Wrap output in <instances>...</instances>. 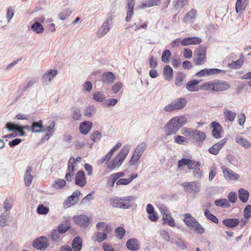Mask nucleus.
<instances>
[{
  "mask_svg": "<svg viewBox=\"0 0 251 251\" xmlns=\"http://www.w3.org/2000/svg\"><path fill=\"white\" fill-rule=\"evenodd\" d=\"M200 81L193 79L188 81L186 85V88L190 92H197L200 89L213 92H220L228 90L230 85L226 81L215 79L202 83L200 88L199 84Z\"/></svg>",
  "mask_w": 251,
  "mask_h": 251,
  "instance_id": "nucleus-1",
  "label": "nucleus"
},
{
  "mask_svg": "<svg viewBox=\"0 0 251 251\" xmlns=\"http://www.w3.org/2000/svg\"><path fill=\"white\" fill-rule=\"evenodd\" d=\"M187 122V119L184 116L173 118L165 126V132L169 136L176 133L180 127Z\"/></svg>",
  "mask_w": 251,
  "mask_h": 251,
  "instance_id": "nucleus-2",
  "label": "nucleus"
},
{
  "mask_svg": "<svg viewBox=\"0 0 251 251\" xmlns=\"http://www.w3.org/2000/svg\"><path fill=\"white\" fill-rule=\"evenodd\" d=\"M131 147L129 145H126L123 148L121 151L116 156L112 161L107 164V168L111 170L119 168L128 154Z\"/></svg>",
  "mask_w": 251,
  "mask_h": 251,
  "instance_id": "nucleus-3",
  "label": "nucleus"
},
{
  "mask_svg": "<svg viewBox=\"0 0 251 251\" xmlns=\"http://www.w3.org/2000/svg\"><path fill=\"white\" fill-rule=\"evenodd\" d=\"M133 196L125 197H114L110 199V204L114 207L122 209H129L133 205V201L135 200Z\"/></svg>",
  "mask_w": 251,
  "mask_h": 251,
  "instance_id": "nucleus-4",
  "label": "nucleus"
},
{
  "mask_svg": "<svg viewBox=\"0 0 251 251\" xmlns=\"http://www.w3.org/2000/svg\"><path fill=\"white\" fill-rule=\"evenodd\" d=\"M187 103V101L185 98H178L171 103L165 106L163 108V110L168 112L175 110L181 109L185 106Z\"/></svg>",
  "mask_w": 251,
  "mask_h": 251,
  "instance_id": "nucleus-5",
  "label": "nucleus"
},
{
  "mask_svg": "<svg viewBox=\"0 0 251 251\" xmlns=\"http://www.w3.org/2000/svg\"><path fill=\"white\" fill-rule=\"evenodd\" d=\"M50 242L48 238L45 236H41L36 239L33 243V246L36 249L40 250H44L49 247Z\"/></svg>",
  "mask_w": 251,
  "mask_h": 251,
  "instance_id": "nucleus-6",
  "label": "nucleus"
},
{
  "mask_svg": "<svg viewBox=\"0 0 251 251\" xmlns=\"http://www.w3.org/2000/svg\"><path fill=\"white\" fill-rule=\"evenodd\" d=\"M206 48L204 47H200L196 51V57L194 60L196 65H201L204 61L206 58Z\"/></svg>",
  "mask_w": 251,
  "mask_h": 251,
  "instance_id": "nucleus-7",
  "label": "nucleus"
},
{
  "mask_svg": "<svg viewBox=\"0 0 251 251\" xmlns=\"http://www.w3.org/2000/svg\"><path fill=\"white\" fill-rule=\"evenodd\" d=\"M206 135L204 132L194 129V132L191 138L192 142L197 146H200L205 140Z\"/></svg>",
  "mask_w": 251,
  "mask_h": 251,
  "instance_id": "nucleus-8",
  "label": "nucleus"
},
{
  "mask_svg": "<svg viewBox=\"0 0 251 251\" xmlns=\"http://www.w3.org/2000/svg\"><path fill=\"white\" fill-rule=\"evenodd\" d=\"M181 185L184 188V190L188 193H198L200 190V187L196 181H191L189 182H183Z\"/></svg>",
  "mask_w": 251,
  "mask_h": 251,
  "instance_id": "nucleus-9",
  "label": "nucleus"
},
{
  "mask_svg": "<svg viewBox=\"0 0 251 251\" xmlns=\"http://www.w3.org/2000/svg\"><path fill=\"white\" fill-rule=\"evenodd\" d=\"M220 73L226 74V71L224 70L218 69H202L196 74V75L198 77H202L205 75H212Z\"/></svg>",
  "mask_w": 251,
  "mask_h": 251,
  "instance_id": "nucleus-10",
  "label": "nucleus"
},
{
  "mask_svg": "<svg viewBox=\"0 0 251 251\" xmlns=\"http://www.w3.org/2000/svg\"><path fill=\"white\" fill-rule=\"evenodd\" d=\"M73 219L75 224L81 227H87L89 225V219L86 215H80L75 216L73 217Z\"/></svg>",
  "mask_w": 251,
  "mask_h": 251,
  "instance_id": "nucleus-11",
  "label": "nucleus"
},
{
  "mask_svg": "<svg viewBox=\"0 0 251 251\" xmlns=\"http://www.w3.org/2000/svg\"><path fill=\"white\" fill-rule=\"evenodd\" d=\"M112 20V18L111 16H109L108 19L105 20L103 25L100 27L97 32V35L99 37H101L105 35L110 30V25L109 24V22L111 21Z\"/></svg>",
  "mask_w": 251,
  "mask_h": 251,
  "instance_id": "nucleus-12",
  "label": "nucleus"
},
{
  "mask_svg": "<svg viewBox=\"0 0 251 251\" xmlns=\"http://www.w3.org/2000/svg\"><path fill=\"white\" fill-rule=\"evenodd\" d=\"M227 141V139L225 138L213 145L208 150L209 153L213 155H217Z\"/></svg>",
  "mask_w": 251,
  "mask_h": 251,
  "instance_id": "nucleus-13",
  "label": "nucleus"
},
{
  "mask_svg": "<svg viewBox=\"0 0 251 251\" xmlns=\"http://www.w3.org/2000/svg\"><path fill=\"white\" fill-rule=\"evenodd\" d=\"M222 170L226 179L237 180L239 178V176L237 174L233 172L231 170L226 166H223Z\"/></svg>",
  "mask_w": 251,
  "mask_h": 251,
  "instance_id": "nucleus-14",
  "label": "nucleus"
},
{
  "mask_svg": "<svg viewBox=\"0 0 251 251\" xmlns=\"http://www.w3.org/2000/svg\"><path fill=\"white\" fill-rule=\"evenodd\" d=\"M57 71L56 70H50L45 73L42 78V83L44 85H48L50 83L53 78L57 75Z\"/></svg>",
  "mask_w": 251,
  "mask_h": 251,
  "instance_id": "nucleus-15",
  "label": "nucleus"
},
{
  "mask_svg": "<svg viewBox=\"0 0 251 251\" xmlns=\"http://www.w3.org/2000/svg\"><path fill=\"white\" fill-rule=\"evenodd\" d=\"M161 3L160 0H145L142 2L141 4L137 6L138 9H144L154 6L159 5Z\"/></svg>",
  "mask_w": 251,
  "mask_h": 251,
  "instance_id": "nucleus-16",
  "label": "nucleus"
},
{
  "mask_svg": "<svg viewBox=\"0 0 251 251\" xmlns=\"http://www.w3.org/2000/svg\"><path fill=\"white\" fill-rule=\"evenodd\" d=\"M80 194V192L79 191H76L74 192L73 194L68 198V200L65 201V205L69 207L75 204L77 202L78 199V197Z\"/></svg>",
  "mask_w": 251,
  "mask_h": 251,
  "instance_id": "nucleus-17",
  "label": "nucleus"
},
{
  "mask_svg": "<svg viewBox=\"0 0 251 251\" xmlns=\"http://www.w3.org/2000/svg\"><path fill=\"white\" fill-rule=\"evenodd\" d=\"M127 2V12L126 21L129 22L133 14V9L135 5V0H126Z\"/></svg>",
  "mask_w": 251,
  "mask_h": 251,
  "instance_id": "nucleus-18",
  "label": "nucleus"
},
{
  "mask_svg": "<svg viewBox=\"0 0 251 251\" xmlns=\"http://www.w3.org/2000/svg\"><path fill=\"white\" fill-rule=\"evenodd\" d=\"M116 79L115 75L110 72L103 73L101 76L100 80L104 84L113 83Z\"/></svg>",
  "mask_w": 251,
  "mask_h": 251,
  "instance_id": "nucleus-19",
  "label": "nucleus"
},
{
  "mask_svg": "<svg viewBox=\"0 0 251 251\" xmlns=\"http://www.w3.org/2000/svg\"><path fill=\"white\" fill-rule=\"evenodd\" d=\"M126 248L132 251H136L140 249V243L135 238H131L127 240L126 244Z\"/></svg>",
  "mask_w": 251,
  "mask_h": 251,
  "instance_id": "nucleus-20",
  "label": "nucleus"
},
{
  "mask_svg": "<svg viewBox=\"0 0 251 251\" xmlns=\"http://www.w3.org/2000/svg\"><path fill=\"white\" fill-rule=\"evenodd\" d=\"M201 42V39L200 38L196 37H190L184 38L181 41V44L183 46H188L191 45H196L200 44Z\"/></svg>",
  "mask_w": 251,
  "mask_h": 251,
  "instance_id": "nucleus-21",
  "label": "nucleus"
},
{
  "mask_svg": "<svg viewBox=\"0 0 251 251\" xmlns=\"http://www.w3.org/2000/svg\"><path fill=\"white\" fill-rule=\"evenodd\" d=\"M75 183L80 187H83L86 184V179L83 171H79L77 172L75 179Z\"/></svg>",
  "mask_w": 251,
  "mask_h": 251,
  "instance_id": "nucleus-22",
  "label": "nucleus"
},
{
  "mask_svg": "<svg viewBox=\"0 0 251 251\" xmlns=\"http://www.w3.org/2000/svg\"><path fill=\"white\" fill-rule=\"evenodd\" d=\"M211 126L213 128L212 135L215 138H220L221 134L222 132V127L219 123L214 122L211 124Z\"/></svg>",
  "mask_w": 251,
  "mask_h": 251,
  "instance_id": "nucleus-23",
  "label": "nucleus"
},
{
  "mask_svg": "<svg viewBox=\"0 0 251 251\" xmlns=\"http://www.w3.org/2000/svg\"><path fill=\"white\" fill-rule=\"evenodd\" d=\"M92 123L89 121H84L81 123L79 127L80 132L86 135L88 133L92 128Z\"/></svg>",
  "mask_w": 251,
  "mask_h": 251,
  "instance_id": "nucleus-24",
  "label": "nucleus"
},
{
  "mask_svg": "<svg viewBox=\"0 0 251 251\" xmlns=\"http://www.w3.org/2000/svg\"><path fill=\"white\" fill-rule=\"evenodd\" d=\"M31 128L33 132H41L46 131V129L43 126V121L40 120L37 122L32 123Z\"/></svg>",
  "mask_w": 251,
  "mask_h": 251,
  "instance_id": "nucleus-25",
  "label": "nucleus"
},
{
  "mask_svg": "<svg viewBox=\"0 0 251 251\" xmlns=\"http://www.w3.org/2000/svg\"><path fill=\"white\" fill-rule=\"evenodd\" d=\"M82 247V239L80 237H75L72 242V248L74 251H80Z\"/></svg>",
  "mask_w": 251,
  "mask_h": 251,
  "instance_id": "nucleus-26",
  "label": "nucleus"
},
{
  "mask_svg": "<svg viewBox=\"0 0 251 251\" xmlns=\"http://www.w3.org/2000/svg\"><path fill=\"white\" fill-rule=\"evenodd\" d=\"M223 224L226 226L233 228L236 226L239 223V220L236 218L226 219L223 221Z\"/></svg>",
  "mask_w": 251,
  "mask_h": 251,
  "instance_id": "nucleus-27",
  "label": "nucleus"
},
{
  "mask_svg": "<svg viewBox=\"0 0 251 251\" xmlns=\"http://www.w3.org/2000/svg\"><path fill=\"white\" fill-rule=\"evenodd\" d=\"M249 192L244 188H240L238 190L239 198L244 203L248 201L249 197Z\"/></svg>",
  "mask_w": 251,
  "mask_h": 251,
  "instance_id": "nucleus-28",
  "label": "nucleus"
},
{
  "mask_svg": "<svg viewBox=\"0 0 251 251\" xmlns=\"http://www.w3.org/2000/svg\"><path fill=\"white\" fill-rule=\"evenodd\" d=\"M31 172L32 169L30 167H28L25 171L24 176V182L26 186H29L32 181L33 176L31 174Z\"/></svg>",
  "mask_w": 251,
  "mask_h": 251,
  "instance_id": "nucleus-29",
  "label": "nucleus"
},
{
  "mask_svg": "<svg viewBox=\"0 0 251 251\" xmlns=\"http://www.w3.org/2000/svg\"><path fill=\"white\" fill-rule=\"evenodd\" d=\"M71 117L75 121H78L81 119V112L80 109L75 106L71 108Z\"/></svg>",
  "mask_w": 251,
  "mask_h": 251,
  "instance_id": "nucleus-30",
  "label": "nucleus"
},
{
  "mask_svg": "<svg viewBox=\"0 0 251 251\" xmlns=\"http://www.w3.org/2000/svg\"><path fill=\"white\" fill-rule=\"evenodd\" d=\"M184 216V218L183 221L188 227H191L192 225H193L195 223H196V222L197 221L189 213L185 214Z\"/></svg>",
  "mask_w": 251,
  "mask_h": 251,
  "instance_id": "nucleus-31",
  "label": "nucleus"
},
{
  "mask_svg": "<svg viewBox=\"0 0 251 251\" xmlns=\"http://www.w3.org/2000/svg\"><path fill=\"white\" fill-rule=\"evenodd\" d=\"M96 227L99 230L106 231L109 233L112 231V227L104 222H99L96 225Z\"/></svg>",
  "mask_w": 251,
  "mask_h": 251,
  "instance_id": "nucleus-32",
  "label": "nucleus"
},
{
  "mask_svg": "<svg viewBox=\"0 0 251 251\" xmlns=\"http://www.w3.org/2000/svg\"><path fill=\"white\" fill-rule=\"evenodd\" d=\"M224 115L226 121L233 122L236 116L235 112L225 108L224 111Z\"/></svg>",
  "mask_w": 251,
  "mask_h": 251,
  "instance_id": "nucleus-33",
  "label": "nucleus"
},
{
  "mask_svg": "<svg viewBox=\"0 0 251 251\" xmlns=\"http://www.w3.org/2000/svg\"><path fill=\"white\" fill-rule=\"evenodd\" d=\"M163 224L167 225L171 227L175 226V222L171 217V213L169 214L165 215L163 217Z\"/></svg>",
  "mask_w": 251,
  "mask_h": 251,
  "instance_id": "nucleus-34",
  "label": "nucleus"
},
{
  "mask_svg": "<svg viewBox=\"0 0 251 251\" xmlns=\"http://www.w3.org/2000/svg\"><path fill=\"white\" fill-rule=\"evenodd\" d=\"M164 75L165 79L168 80H170L173 77V71L172 68L169 66L166 65L163 70Z\"/></svg>",
  "mask_w": 251,
  "mask_h": 251,
  "instance_id": "nucleus-35",
  "label": "nucleus"
},
{
  "mask_svg": "<svg viewBox=\"0 0 251 251\" xmlns=\"http://www.w3.org/2000/svg\"><path fill=\"white\" fill-rule=\"evenodd\" d=\"M236 142L245 148H249L251 144L249 141L241 136H237L235 139Z\"/></svg>",
  "mask_w": 251,
  "mask_h": 251,
  "instance_id": "nucleus-36",
  "label": "nucleus"
},
{
  "mask_svg": "<svg viewBox=\"0 0 251 251\" xmlns=\"http://www.w3.org/2000/svg\"><path fill=\"white\" fill-rule=\"evenodd\" d=\"M197 11L194 9H192L188 12L184 17L183 21L185 22L195 20L196 18Z\"/></svg>",
  "mask_w": 251,
  "mask_h": 251,
  "instance_id": "nucleus-37",
  "label": "nucleus"
},
{
  "mask_svg": "<svg viewBox=\"0 0 251 251\" xmlns=\"http://www.w3.org/2000/svg\"><path fill=\"white\" fill-rule=\"evenodd\" d=\"M185 75L179 72L176 76L175 84L178 87H180L183 84V81L185 78Z\"/></svg>",
  "mask_w": 251,
  "mask_h": 251,
  "instance_id": "nucleus-38",
  "label": "nucleus"
},
{
  "mask_svg": "<svg viewBox=\"0 0 251 251\" xmlns=\"http://www.w3.org/2000/svg\"><path fill=\"white\" fill-rule=\"evenodd\" d=\"M215 204L217 206L228 208L230 206L229 201L226 199H221L216 200Z\"/></svg>",
  "mask_w": 251,
  "mask_h": 251,
  "instance_id": "nucleus-39",
  "label": "nucleus"
},
{
  "mask_svg": "<svg viewBox=\"0 0 251 251\" xmlns=\"http://www.w3.org/2000/svg\"><path fill=\"white\" fill-rule=\"evenodd\" d=\"M31 29L38 34L43 33L44 30L43 26L37 22L31 25Z\"/></svg>",
  "mask_w": 251,
  "mask_h": 251,
  "instance_id": "nucleus-40",
  "label": "nucleus"
},
{
  "mask_svg": "<svg viewBox=\"0 0 251 251\" xmlns=\"http://www.w3.org/2000/svg\"><path fill=\"white\" fill-rule=\"evenodd\" d=\"M96 112V109L94 105H88L84 109V115L87 117L93 116Z\"/></svg>",
  "mask_w": 251,
  "mask_h": 251,
  "instance_id": "nucleus-41",
  "label": "nucleus"
},
{
  "mask_svg": "<svg viewBox=\"0 0 251 251\" xmlns=\"http://www.w3.org/2000/svg\"><path fill=\"white\" fill-rule=\"evenodd\" d=\"M107 238V235L106 233L97 232L95 233V241H97L99 243H101L102 241L105 240Z\"/></svg>",
  "mask_w": 251,
  "mask_h": 251,
  "instance_id": "nucleus-42",
  "label": "nucleus"
},
{
  "mask_svg": "<svg viewBox=\"0 0 251 251\" xmlns=\"http://www.w3.org/2000/svg\"><path fill=\"white\" fill-rule=\"evenodd\" d=\"M125 176V174L123 172H118L113 174H112L109 176L110 179L112 180L111 187H113L114 183L120 178L123 177Z\"/></svg>",
  "mask_w": 251,
  "mask_h": 251,
  "instance_id": "nucleus-43",
  "label": "nucleus"
},
{
  "mask_svg": "<svg viewBox=\"0 0 251 251\" xmlns=\"http://www.w3.org/2000/svg\"><path fill=\"white\" fill-rule=\"evenodd\" d=\"M93 100L98 102H102L105 98V95L101 92H97L94 93Z\"/></svg>",
  "mask_w": 251,
  "mask_h": 251,
  "instance_id": "nucleus-44",
  "label": "nucleus"
},
{
  "mask_svg": "<svg viewBox=\"0 0 251 251\" xmlns=\"http://www.w3.org/2000/svg\"><path fill=\"white\" fill-rule=\"evenodd\" d=\"M66 184L65 180L59 179L54 181L52 186L56 189H60L63 188L66 185Z\"/></svg>",
  "mask_w": 251,
  "mask_h": 251,
  "instance_id": "nucleus-45",
  "label": "nucleus"
},
{
  "mask_svg": "<svg viewBox=\"0 0 251 251\" xmlns=\"http://www.w3.org/2000/svg\"><path fill=\"white\" fill-rule=\"evenodd\" d=\"M115 233L116 237L119 239H122L125 235L126 231L122 227H118L116 228Z\"/></svg>",
  "mask_w": 251,
  "mask_h": 251,
  "instance_id": "nucleus-46",
  "label": "nucleus"
},
{
  "mask_svg": "<svg viewBox=\"0 0 251 251\" xmlns=\"http://www.w3.org/2000/svg\"><path fill=\"white\" fill-rule=\"evenodd\" d=\"M204 215L207 219L211 220L214 223L217 224L218 223V219L217 218L213 215L208 209H206L205 210Z\"/></svg>",
  "mask_w": 251,
  "mask_h": 251,
  "instance_id": "nucleus-47",
  "label": "nucleus"
},
{
  "mask_svg": "<svg viewBox=\"0 0 251 251\" xmlns=\"http://www.w3.org/2000/svg\"><path fill=\"white\" fill-rule=\"evenodd\" d=\"M51 240L53 242H58L61 240V237L60 233L56 230H53L51 233Z\"/></svg>",
  "mask_w": 251,
  "mask_h": 251,
  "instance_id": "nucleus-48",
  "label": "nucleus"
},
{
  "mask_svg": "<svg viewBox=\"0 0 251 251\" xmlns=\"http://www.w3.org/2000/svg\"><path fill=\"white\" fill-rule=\"evenodd\" d=\"M147 148V145L145 143L142 142L139 144L137 147L136 148L134 152H136V153H138L140 154L141 155H142L143 152L146 150Z\"/></svg>",
  "mask_w": 251,
  "mask_h": 251,
  "instance_id": "nucleus-49",
  "label": "nucleus"
},
{
  "mask_svg": "<svg viewBox=\"0 0 251 251\" xmlns=\"http://www.w3.org/2000/svg\"><path fill=\"white\" fill-rule=\"evenodd\" d=\"M194 132V129L191 128H184L181 130V133L186 137L189 138H192L193 134Z\"/></svg>",
  "mask_w": 251,
  "mask_h": 251,
  "instance_id": "nucleus-50",
  "label": "nucleus"
},
{
  "mask_svg": "<svg viewBox=\"0 0 251 251\" xmlns=\"http://www.w3.org/2000/svg\"><path fill=\"white\" fill-rule=\"evenodd\" d=\"M246 5L243 3V0H237L235 5V10L236 13H238L240 11H244L245 10Z\"/></svg>",
  "mask_w": 251,
  "mask_h": 251,
  "instance_id": "nucleus-51",
  "label": "nucleus"
},
{
  "mask_svg": "<svg viewBox=\"0 0 251 251\" xmlns=\"http://www.w3.org/2000/svg\"><path fill=\"white\" fill-rule=\"evenodd\" d=\"M172 243L175 244L180 249H185L187 248V246L185 245L184 241L179 238L173 240Z\"/></svg>",
  "mask_w": 251,
  "mask_h": 251,
  "instance_id": "nucleus-52",
  "label": "nucleus"
},
{
  "mask_svg": "<svg viewBox=\"0 0 251 251\" xmlns=\"http://www.w3.org/2000/svg\"><path fill=\"white\" fill-rule=\"evenodd\" d=\"M171 52L168 50H165L162 54L161 60L163 62L168 63L171 56Z\"/></svg>",
  "mask_w": 251,
  "mask_h": 251,
  "instance_id": "nucleus-53",
  "label": "nucleus"
},
{
  "mask_svg": "<svg viewBox=\"0 0 251 251\" xmlns=\"http://www.w3.org/2000/svg\"><path fill=\"white\" fill-rule=\"evenodd\" d=\"M141 156L140 154L134 152L131 159L129 161V165L131 166L134 165L138 161Z\"/></svg>",
  "mask_w": 251,
  "mask_h": 251,
  "instance_id": "nucleus-54",
  "label": "nucleus"
},
{
  "mask_svg": "<svg viewBox=\"0 0 251 251\" xmlns=\"http://www.w3.org/2000/svg\"><path fill=\"white\" fill-rule=\"evenodd\" d=\"M201 163L200 161H197L195 160L190 159L189 162L188 169L189 170H194L196 168L200 167Z\"/></svg>",
  "mask_w": 251,
  "mask_h": 251,
  "instance_id": "nucleus-55",
  "label": "nucleus"
},
{
  "mask_svg": "<svg viewBox=\"0 0 251 251\" xmlns=\"http://www.w3.org/2000/svg\"><path fill=\"white\" fill-rule=\"evenodd\" d=\"M191 227H192L198 233H202L204 232V229L198 221L196 222V223H195L192 225Z\"/></svg>",
  "mask_w": 251,
  "mask_h": 251,
  "instance_id": "nucleus-56",
  "label": "nucleus"
},
{
  "mask_svg": "<svg viewBox=\"0 0 251 251\" xmlns=\"http://www.w3.org/2000/svg\"><path fill=\"white\" fill-rule=\"evenodd\" d=\"M37 212L39 214L45 215L49 213V209L41 204L37 207Z\"/></svg>",
  "mask_w": 251,
  "mask_h": 251,
  "instance_id": "nucleus-57",
  "label": "nucleus"
},
{
  "mask_svg": "<svg viewBox=\"0 0 251 251\" xmlns=\"http://www.w3.org/2000/svg\"><path fill=\"white\" fill-rule=\"evenodd\" d=\"M72 13V11L70 9H65L61 13L58 14V16L60 20H64L68 17H69L71 14Z\"/></svg>",
  "mask_w": 251,
  "mask_h": 251,
  "instance_id": "nucleus-58",
  "label": "nucleus"
},
{
  "mask_svg": "<svg viewBox=\"0 0 251 251\" xmlns=\"http://www.w3.org/2000/svg\"><path fill=\"white\" fill-rule=\"evenodd\" d=\"M243 61L240 59L236 61H233L231 63L228 65V67L232 69H237L240 67L243 64Z\"/></svg>",
  "mask_w": 251,
  "mask_h": 251,
  "instance_id": "nucleus-59",
  "label": "nucleus"
},
{
  "mask_svg": "<svg viewBox=\"0 0 251 251\" xmlns=\"http://www.w3.org/2000/svg\"><path fill=\"white\" fill-rule=\"evenodd\" d=\"M12 201L9 199H6L3 203V208L5 211L10 210L12 207Z\"/></svg>",
  "mask_w": 251,
  "mask_h": 251,
  "instance_id": "nucleus-60",
  "label": "nucleus"
},
{
  "mask_svg": "<svg viewBox=\"0 0 251 251\" xmlns=\"http://www.w3.org/2000/svg\"><path fill=\"white\" fill-rule=\"evenodd\" d=\"M20 126L17 124H14L11 123H8L6 125L5 128L9 131H17L19 128Z\"/></svg>",
  "mask_w": 251,
  "mask_h": 251,
  "instance_id": "nucleus-61",
  "label": "nucleus"
},
{
  "mask_svg": "<svg viewBox=\"0 0 251 251\" xmlns=\"http://www.w3.org/2000/svg\"><path fill=\"white\" fill-rule=\"evenodd\" d=\"M111 157L112 155L109 152H108L105 155H104L103 157L98 161L97 164L98 165H100L104 162L107 163V162L111 158Z\"/></svg>",
  "mask_w": 251,
  "mask_h": 251,
  "instance_id": "nucleus-62",
  "label": "nucleus"
},
{
  "mask_svg": "<svg viewBox=\"0 0 251 251\" xmlns=\"http://www.w3.org/2000/svg\"><path fill=\"white\" fill-rule=\"evenodd\" d=\"M101 137V133L99 131L94 132L91 136V139L94 142H97L100 140Z\"/></svg>",
  "mask_w": 251,
  "mask_h": 251,
  "instance_id": "nucleus-63",
  "label": "nucleus"
},
{
  "mask_svg": "<svg viewBox=\"0 0 251 251\" xmlns=\"http://www.w3.org/2000/svg\"><path fill=\"white\" fill-rule=\"evenodd\" d=\"M251 216V205L248 204L244 210V217L248 219Z\"/></svg>",
  "mask_w": 251,
  "mask_h": 251,
  "instance_id": "nucleus-64",
  "label": "nucleus"
}]
</instances>
